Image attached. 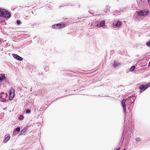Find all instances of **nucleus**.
<instances>
[{"instance_id":"6","label":"nucleus","mask_w":150,"mask_h":150,"mask_svg":"<svg viewBox=\"0 0 150 150\" xmlns=\"http://www.w3.org/2000/svg\"><path fill=\"white\" fill-rule=\"evenodd\" d=\"M125 101L126 100L124 99L122 100V107L123 108L124 111L125 112L126 111V104L125 103Z\"/></svg>"},{"instance_id":"12","label":"nucleus","mask_w":150,"mask_h":150,"mask_svg":"<svg viewBox=\"0 0 150 150\" xmlns=\"http://www.w3.org/2000/svg\"><path fill=\"white\" fill-rule=\"evenodd\" d=\"M65 25L64 24L61 23L59 24V29L62 28H64L65 26Z\"/></svg>"},{"instance_id":"21","label":"nucleus","mask_w":150,"mask_h":150,"mask_svg":"<svg viewBox=\"0 0 150 150\" xmlns=\"http://www.w3.org/2000/svg\"><path fill=\"white\" fill-rule=\"evenodd\" d=\"M140 139L139 138L137 137L136 138L135 140L137 141H140Z\"/></svg>"},{"instance_id":"5","label":"nucleus","mask_w":150,"mask_h":150,"mask_svg":"<svg viewBox=\"0 0 150 150\" xmlns=\"http://www.w3.org/2000/svg\"><path fill=\"white\" fill-rule=\"evenodd\" d=\"M12 55L13 57L16 59H17L19 61H22L23 60V58L19 56L17 54H12Z\"/></svg>"},{"instance_id":"19","label":"nucleus","mask_w":150,"mask_h":150,"mask_svg":"<svg viewBox=\"0 0 150 150\" xmlns=\"http://www.w3.org/2000/svg\"><path fill=\"white\" fill-rule=\"evenodd\" d=\"M21 21L19 20H18L17 21V24L18 25H19L21 24Z\"/></svg>"},{"instance_id":"10","label":"nucleus","mask_w":150,"mask_h":150,"mask_svg":"<svg viewBox=\"0 0 150 150\" xmlns=\"http://www.w3.org/2000/svg\"><path fill=\"white\" fill-rule=\"evenodd\" d=\"M52 27L53 28L56 29H59V24H57L54 25H53L52 26Z\"/></svg>"},{"instance_id":"11","label":"nucleus","mask_w":150,"mask_h":150,"mask_svg":"<svg viewBox=\"0 0 150 150\" xmlns=\"http://www.w3.org/2000/svg\"><path fill=\"white\" fill-rule=\"evenodd\" d=\"M120 64V63L119 62H115L114 63L113 66L115 67H117L119 66Z\"/></svg>"},{"instance_id":"17","label":"nucleus","mask_w":150,"mask_h":150,"mask_svg":"<svg viewBox=\"0 0 150 150\" xmlns=\"http://www.w3.org/2000/svg\"><path fill=\"white\" fill-rule=\"evenodd\" d=\"M24 118V116L22 115H21L19 117V119L21 120H22Z\"/></svg>"},{"instance_id":"14","label":"nucleus","mask_w":150,"mask_h":150,"mask_svg":"<svg viewBox=\"0 0 150 150\" xmlns=\"http://www.w3.org/2000/svg\"><path fill=\"white\" fill-rule=\"evenodd\" d=\"M105 25V22L104 21H102L100 23V26H103Z\"/></svg>"},{"instance_id":"8","label":"nucleus","mask_w":150,"mask_h":150,"mask_svg":"<svg viewBox=\"0 0 150 150\" xmlns=\"http://www.w3.org/2000/svg\"><path fill=\"white\" fill-rule=\"evenodd\" d=\"M7 96V94L2 93H1L0 97L2 99H5V98H6Z\"/></svg>"},{"instance_id":"2","label":"nucleus","mask_w":150,"mask_h":150,"mask_svg":"<svg viewBox=\"0 0 150 150\" xmlns=\"http://www.w3.org/2000/svg\"><path fill=\"white\" fill-rule=\"evenodd\" d=\"M15 90L13 88H11L10 90V96L9 97V99L10 100H12L14 98L15 96Z\"/></svg>"},{"instance_id":"15","label":"nucleus","mask_w":150,"mask_h":150,"mask_svg":"<svg viewBox=\"0 0 150 150\" xmlns=\"http://www.w3.org/2000/svg\"><path fill=\"white\" fill-rule=\"evenodd\" d=\"M134 69L135 67L134 66H133L130 68L129 70L130 71H132L134 70Z\"/></svg>"},{"instance_id":"18","label":"nucleus","mask_w":150,"mask_h":150,"mask_svg":"<svg viewBox=\"0 0 150 150\" xmlns=\"http://www.w3.org/2000/svg\"><path fill=\"white\" fill-rule=\"evenodd\" d=\"M20 128L19 127H18L16 128V130L17 131L19 132L20 131Z\"/></svg>"},{"instance_id":"23","label":"nucleus","mask_w":150,"mask_h":150,"mask_svg":"<svg viewBox=\"0 0 150 150\" xmlns=\"http://www.w3.org/2000/svg\"><path fill=\"white\" fill-rule=\"evenodd\" d=\"M120 148H118L117 149H116V150H120Z\"/></svg>"},{"instance_id":"9","label":"nucleus","mask_w":150,"mask_h":150,"mask_svg":"<svg viewBox=\"0 0 150 150\" xmlns=\"http://www.w3.org/2000/svg\"><path fill=\"white\" fill-rule=\"evenodd\" d=\"M7 136L6 138L4 140V143H6L10 139V136L8 135H7L5 136V137Z\"/></svg>"},{"instance_id":"20","label":"nucleus","mask_w":150,"mask_h":150,"mask_svg":"<svg viewBox=\"0 0 150 150\" xmlns=\"http://www.w3.org/2000/svg\"><path fill=\"white\" fill-rule=\"evenodd\" d=\"M30 112V110L29 109H27L26 110V112L27 113H29Z\"/></svg>"},{"instance_id":"4","label":"nucleus","mask_w":150,"mask_h":150,"mask_svg":"<svg viewBox=\"0 0 150 150\" xmlns=\"http://www.w3.org/2000/svg\"><path fill=\"white\" fill-rule=\"evenodd\" d=\"M150 86V84H149L146 85H142L140 86L139 88L142 91H143L145 90L147 88Z\"/></svg>"},{"instance_id":"25","label":"nucleus","mask_w":150,"mask_h":150,"mask_svg":"<svg viewBox=\"0 0 150 150\" xmlns=\"http://www.w3.org/2000/svg\"><path fill=\"white\" fill-rule=\"evenodd\" d=\"M126 150V149H124V150Z\"/></svg>"},{"instance_id":"3","label":"nucleus","mask_w":150,"mask_h":150,"mask_svg":"<svg viewBox=\"0 0 150 150\" xmlns=\"http://www.w3.org/2000/svg\"><path fill=\"white\" fill-rule=\"evenodd\" d=\"M149 13L148 11H142L138 12V14L139 16H146Z\"/></svg>"},{"instance_id":"13","label":"nucleus","mask_w":150,"mask_h":150,"mask_svg":"<svg viewBox=\"0 0 150 150\" xmlns=\"http://www.w3.org/2000/svg\"><path fill=\"white\" fill-rule=\"evenodd\" d=\"M122 24L121 22L120 21H118L117 22V24L115 25V26L116 27H119Z\"/></svg>"},{"instance_id":"24","label":"nucleus","mask_w":150,"mask_h":150,"mask_svg":"<svg viewBox=\"0 0 150 150\" xmlns=\"http://www.w3.org/2000/svg\"><path fill=\"white\" fill-rule=\"evenodd\" d=\"M148 2L149 4V3H150L149 0H148Z\"/></svg>"},{"instance_id":"1","label":"nucleus","mask_w":150,"mask_h":150,"mask_svg":"<svg viewBox=\"0 0 150 150\" xmlns=\"http://www.w3.org/2000/svg\"><path fill=\"white\" fill-rule=\"evenodd\" d=\"M10 13L8 11L4 9H0V16H3L6 18H9Z\"/></svg>"},{"instance_id":"7","label":"nucleus","mask_w":150,"mask_h":150,"mask_svg":"<svg viewBox=\"0 0 150 150\" xmlns=\"http://www.w3.org/2000/svg\"><path fill=\"white\" fill-rule=\"evenodd\" d=\"M0 82L2 80H5L6 79L5 74H0Z\"/></svg>"},{"instance_id":"22","label":"nucleus","mask_w":150,"mask_h":150,"mask_svg":"<svg viewBox=\"0 0 150 150\" xmlns=\"http://www.w3.org/2000/svg\"><path fill=\"white\" fill-rule=\"evenodd\" d=\"M25 132V130H22L21 132V134H23Z\"/></svg>"},{"instance_id":"16","label":"nucleus","mask_w":150,"mask_h":150,"mask_svg":"<svg viewBox=\"0 0 150 150\" xmlns=\"http://www.w3.org/2000/svg\"><path fill=\"white\" fill-rule=\"evenodd\" d=\"M146 45L147 47H150V40L146 42Z\"/></svg>"}]
</instances>
